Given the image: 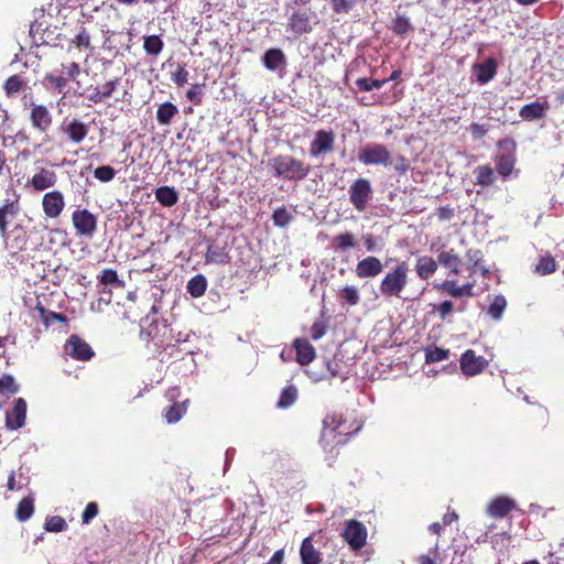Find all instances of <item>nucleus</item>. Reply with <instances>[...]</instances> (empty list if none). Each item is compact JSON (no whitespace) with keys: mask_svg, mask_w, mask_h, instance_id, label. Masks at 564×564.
I'll use <instances>...</instances> for the list:
<instances>
[{"mask_svg":"<svg viewBox=\"0 0 564 564\" xmlns=\"http://www.w3.org/2000/svg\"><path fill=\"white\" fill-rule=\"evenodd\" d=\"M323 426L321 443L325 449L330 447L329 452L333 453L336 446L345 445L361 430L362 422L352 412H332L323 420Z\"/></svg>","mask_w":564,"mask_h":564,"instance_id":"1","label":"nucleus"},{"mask_svg":"<svg viewBox=\"0 0 564 564\" xmlns=\"http://www.w3.org/2000/svg\"><path fill=\"white\" fill-rule=\"evenodd\" d=\"M271 167L274 175L288 181H302L311 172V166L302 160L288 154H279L271 160Z\"/></svg>","mask_w":564,"mask_h":564,"instance_id":"2","label":"nucleus"},{"mask_svg":"<svg viewBox=\"0 0 564 564\" xmlns=\"http://www.w3.org/2000/svg\"><path fill=\"white\" fill-rule=\"evenodd\" d=\"M319 23V17L312 8H297L288 18L286 31L295 39L311 33L313 26Z\"/></svg>","mask_w":564,"mask_h":564,"instance_id":"3","label":"nucleus"},{"mask_svg":"<svg viewBox=\"0 0 564 564\" xmlns=\"http://www.w3.org/2000/svg\"><path fill=\"white\" fill-rule=\"evenodd\" d=\"M65 354L79 361H88L95 356L90 345L78 335H70L64 345Z\"/></svg>","mask_w":564,"mask_h":564,"instance_id":"4","label":"nucleus"},{"mask_svg":"<svg viewBox=\"0 0 564 564\" xmlns=\"http://www.w3.org/2000/svg\"><path fill=\"white\" fill-rule=\"evenodd\" d=\"M72 223L76 234L91 238L97 230V218L88 209H77L72 214Z\"/></svg>","mask_w":564,"mask_h":564,"instance_id":"5","label":"nucleus"},{"mask_svg":"<svg viewBox=\"0 0 564 564\" xmlns=\"http://www.w3.org/2000/svg\"><path fill=\"white\" fill-rule=\"evenodd\" d=\"M59 131L64 133L68 141L74 144H80L88 135L89 126L78 118H65L61 126Z\"/></svg>","mask_w":564,"mask_h":564,"instance_id":"6","label":"nucleus"},{"mask_svg":"<svg viewBox=\"0 0 564 564\" xmlns=\"http://www.w3.org/2000/svg\"><path fill=\"white\" fill-rule=\"evenodd\" d=\"M371 193L370 182L366 178H358L350 185L349 200L357 210L362 212L367 207Z\"/></svg>","mask_w":564,"mask_h":564,"instance_id":"7","label":"nucleus"},{"mask_svg":"<svg viewBox=\"0 0 564 564\" xmlns=\"http://www.w3.org/2000/svg\"><path fill=\"white\" fill-rule=\"evenodd\" d=\"M343 538L352 550H359L366 544V528L357 520H349L345 524Z\"/></svg>","mask_w":564,"mask_h":564,"instance_id":"8","label":"nucleus"},{"mask_svg":"<svg viewBox=\"0 0 564 564\" xmlns=\"http://www.w3.org/2000/svg\"><path fill=\"white\" fill-rule=\"evenodd\" d=\"M335 147V133L333 130H318L315 132L314 140L310 144V154L317 158L322 154L330 153Z\"/></svg>","mask_w":564,"mask_h":564,"instance_id":"9","label":"nucleus"},{"mask_svg":"<svg viewBox=\"0 0 564 564\" xmlns=\"http://www.w3.org/2000/svg\"><path fill=\"white\" fill-rule=\"evenodd\" d=\"M65 205L64 195L57 189L45 193L42 198L43 213L47 218H58L62 215Z\"/></svg>","mask_w":564,"mask_h":564,"instance_id":"10","label":"nucleus"},{"mask_svg":"<svg viewBox=\"0 0 564 564\" xmlns=\"http://www.w3.org/2000/svg\"><path fill=\"white\" fill-rule=\"evenodd\" d=\"M63 74L62 75H54V74H46L45 80L51 84L52 87H54L58 93H62L64 88L66 87L68 80L76 79V77L80 73V67L76 62H70L68 64H63Z\"/></svg>","mask_w":564,"mask_h":564,"instance_id":"11","label":"nucleus"},{"mask_svg":"<svg viewBox=\"0 0 564 564\" xmlns=\"http://www.w3.org/2000/svg\"><path fill=\"white\" fill-rule=\"evenodd\" d=\"M487 366L488 361L481 356H476L471 349L466 350L460 358V368L466 376H476Z\"/></svg>","mask_w":564,"mask_h":564,"instance_id":"12","label":"nucleus"},{"mask_svg":"<svg viewBox=\"0 0 564 564\" xmlns=\"http://www.w3.org/2000/svg\"><path fill=\"white\" fill-rule=\"evenodd\" d=\"M26 402L24 399L19 398L14 401V405L11 411L7 412L6 415V426L9 430H19L21 429L26 419Z\"/></svg>","mask_w":564,"mask_h":564,"instance_id":"13","label":"nucleus"},{"mask_svg":"<svg viewBox=\"0 0 564 564\" xmlns=\"http://www.w3.org/2000/svg\"><path fill=\"white\" fill-rule=\"evenodd\" d=\"M57 182V175L53 170L41 167L29 181L30 185L36 192H43L53 187Z\"/></svg>","mask_w":564,"mask_h":564,"instance_id":"14","label":"nucleus"},{"mask_svg":"<svg viewBox=\"0 0 564 564\" xmlns=\"http://www.w3.org/2000/svg\"><path fill=\"white\" fill-rule=\"evenodd\" d=\"M388 160V150L383 145H368L359 153V161L364 164H380Z\"/></svg>","mask_w":564,"mask_h":564,"instance_id":"15","label":"nucleus"},{"mask_svg":"<svg viewBox=\"0 0 564 564\" xmlns=\"http://www.w3.org/2000/svg\"><path fill=\"white\" fill-rule=\"evenodd\" d=\"M549 109L550 104L547 101H534L524 105L520 109L519 116L521 117L522 120L525 121L540 120L546 117Z\"/></svg>","mask_w":564,"mask_h":564,"instance_id":"16","label":"nucleus"},{"mask_svg":"<svg viewBox=\"0 0 564 564\" xmlns=\"http://www.w3.org/2000/svg\"><path fill=\"white\" fill-rule=\"evenodd\" d=\"M30 119L32 126L41 132H46L52 124V116L44 105H33Z\"/></svg>","mask_w":564,"mask_h":564,"instance_id":"17","label":"nucleus"},{"mask_svg":"<svg viewBox=\"0 0 564 564\" xmlns=\"http://www.w3.org/2000/svg\"><path fill=\"white\" fill-rule=\"evenodd\" d=\"M19 213V203L15 200H7L6 204L0 206V236L3 240L10 238L8 231L9 217H13Z\"/></svg>","mask_w":564,"mask_h":564,"instance_id":"18","label":"nucleus"},{"mask_svg":"<svg viewBox=\"0 0 564 564\" xmlns=\"http://www.w3.org/2000/svg\"><path fill=\"white\" fill-rule=\"evenodd\" d=\"M293 347L296 351V361L302 365H308L312 362L316 356L315 348L313 345L305 338H296L293 341Z\"/></svg>","mask_w":564,"mask_h":564,"instance_id":"19","label":"nucleus"},{"mask_svg":"<svg viewBox=\"0 0 564 564\" xmlns=\"http://www.w3.org/2000/svg\"><path fill=\"white\" fill-rule=\"evenodd\" d=\"M300 556L302 564H321L323 561L321 552L313 544L312 536H307L302 541Z\"/></svg>","mask_w":564,"mask_h":564,"instance_id":"20","label":"nucleus"},{"mask_svg":"<svg viewBox=\"0 0 564 564\" xmlns=\"http://www.w3.org/2000/svg\"><path fill=\"white\" fill-rule=\"evenodd\" d=\"M382 270V264L376 257H367L359 261L356 267V273L359 278L376 276Z\"/></svg>","mask_w":564,"mask_h":564,"instance_id":"21","label":"nucleus"},{"mask_svg":"<svg viewBox=\"0 0 564 564\" xmlns=\"http://www.w3.org/2000/svg\"><path fill=\"white\" fill-rule=\"evenodd\" d=\"M435 288L453 297L473 296V284L466 283L462 286H457L453 280H446Z\"/></svg>","mask_w":564,"mask_h":564,"instance_id":"22","label":"nucleus"},{"mask_svg":"<svg viewBox=\"0 0 564 564\" xmlns=\"http://www.w3.org/2000/svg\"><path fill=\"white\" fill-rule=\"evenodd\" d=\"M206 263L227 264L230 262V256L226 246L210 243L205 252Z\"/></svg>","mask_w":564,"mask_h":564,"instance_id":"23","label":"nucleus"},{"mask_svg":"<svg viewBox=\"0 0 564 564\" xmlns=\"http://www.w3.org/2000/svg\"><path fill=\"white\" fill-rule=\"evenodd\" d=\"M516 503L513 500L507 497H498L494 499L488 506V514L492 518H503L506 517L513 508Z\"/></svg>","mask_w":564,"mask_h":564,"instance_id":"24","label":"nucleus"},{"mask_svg":"<svg viewBox=\"0 0 564 564\" xmlns=\"http://www.w3.org/2000/svg\"><path fill=\"white\" fill-rule=\"evenodd\" d=\"M437 264L448 269L452 273L458 274L459 265L462 263L460 257L454 249L441 250L437 254Z\"/></svg>","mask_w":564,"mask_h":564,"instance_id":"25","label":"nucleus"},{"mask_svg":"<svg viewBox=\"0 0 564 564\" xmlns=\"http://www.w3.org/2000/svg\"><path fill=\"white\" fill-rule=\"evenodd\" d=\"M189 400L186 399L182 402L174 401L172 405L167 406L163 411V417L166 423L174 424L177 423L187 412Z\"/></svg>","mask_w":564,"mask_h":564,"instance_id":"26","label":"nucleus"},{"mask_svg":"<svg viewBox=\"0 0 564 564\" xmlns=\"http://www.w3.org/2000/svg\"><path fill=\"white\" fill-rule=\"evenodd\" d=\"M262 63L269 70H276L286 64V58L281 48H269L263 57Z\"/></svg>","mask_w":564,"mask_h":564,"instance_id":"27","label":"nucleus"},{"mask_svg":"<svg viewBox=\"0 0 564 564\" xmlns=\"http://www.w3.org/2000/svg\"><path fill=\"white\" fill-rule=\"evenodd\" d=\"M408 267L401 263L390 273V295H399L406 282Z\"/></svg>","mask_w":564,"mask_h":564,"instance_id":"28","label":"nucleus"},{"mask_svg":"<svg viewBox=\"0 0 564 564\" xmlns=\"http://www.w3.org/2000/svg\"><path fill=\"white\" fill-rule=\"evenodd\" d=\"M7 248L11 249L13 253L22 251L25 249L28 243V236L25 231L22 230L20 226L15 227L8 240H4Z\"/></svg>","mask_w":564,"mask_h":564,"instance_id":"29","label":"nucleus"},{"mask_svg":"<svg viewBox=\"0 0 564 564\" xmlns=\"http://www.w3.org/2000/svg\"><path fill=\"white\" fill-rule=\"evenodd\" d=\"M35 311L39 312L41 322L45 327L51 326L54 322H59L63 324L68 323V317L66 315L46 310L41 302L36 303Z\"/></svg>","mask_w":564,"mask_h":564,"instance_id":"30","label":"nucleus"},{"mask_svg":"<svg viewBox=\"0 0 564 564\" xmlns=\"http://www.w3.org/2000/svg\"><path fill=\"white\" fill-rule=\"evenodd\" d=\"M437 267V261L433 258L427 256L420 257L416 262L417 275L423 280H427L436 272Z\"/></svg>","mask_w":564,"mask_h":564,"instance_id":"31","label":"nucleus"},{"mask_svg":"<svg viewBox=\"0 0 564 564\" xmlns=\"http://www.w3.org/2000/svg\"><path fill=\"white\" fill-rule=\"evenodd\" d=\"M156 200L164 207H172L178 200V194L174 187L160 186L155 189Z\"/></svg>","mask_w":564,"mask_h":564,"instance_id":"32","label":"nucleus"},{"mask_svg":"<svg viewBox=\"0 0 564 564\" xmlns=\"http://www.w3.org/2000/svg\"><path fill=\"white\" fill-rule=\"evenodd\" d=\"M176 115H178L177 107L170 101H165L156 110V120L162 126H169Z\"/></svg>","mask_w":564,"mask_h":564,"instance_id":"33","label":"nucleus"},{"mask_svg":"<svg viewBox=\"0 0 564 564\" xmlns=\"http://www.w3.org/2000/svg\"><path fill=\"white\" fill-rule=\"evenodd\" d=\"M207 289V279L203 274H196L187 282L186 290L192 297H200Z\"/></svg>","mask_w":564,"mask_h":564,"instance_id":"34","label":"nucleus"},{"mask_svg":"<svg viewBox=\"0 0 564 564\" xmlns=\"http://www.w3.org/2000/svg\"><path fill=\"white\" fill-rule=\"evenodd\" d=\"M556 269L557 264L555 259L551 254L546 253L539 257L533 270L540 275H547L555 272Z\"/></svg>","mask_w":564,"mask_h":564,"instance_id":"35","label":"nucleus"},{"mask_svg":"<svg viewBox=\"0 0 564 564\" xmlns=\"http://www.w3.org/2000/svg\"><path fill=\"white\" fill-rule=\"evenodd\" d=\"M497 63L492 58L477 66V80L480 84H486L491 80L496 75Z\"/></svg>","mask_w":564,"mask_h":564,"instance_id":"36","label":"nucleus"},{"mask_svg":"<svg viewBox=\"0 0 564 564\" xmlns=\"http://www.w3.org/2000/svg\"><path fill=\"white\" fill-rule=\"evenodd\" d=\"M34 513V498L30 495L24 497L17 507L15 517L19 521L29 520Z\"/></svg>","mask_w":564,"mask_h":564,"instance_id":"37","label":"nucleus"},{"mask_svg":"<svg viewBox=\"0 0 564 564\" xmlns=\"http://www.w3.org/2000/svg\"><path fill=\"white\" fill-rule=\"evenodd\" d=\"M514 162L516 158L513 153H501L500 155L497 156L496 169L499 174L506 177L511 174L514 167Z\"/></svg>","mask_w":564,"mask_h":564,"instance_id":"38","label":"nucleus"},{"mask_svg":"<svg viewBox=\"0 0 564 564\" xmlns=\"http://www.w3.org/2000/svg\"><path fill=\"white\" fill-rule=\"evenodd\" d=\"M356 239L351 232L337 235L332 240V248L334 251H347L355 248Z\"/></svg>","mask_w":564,"mask_h":564,"instance_id":"39","label":"nucleus"},{"mask_svg":"<svg viewBox=\"0 0 564 564\" xmlns=\"http://www.w3.org/2000/svg\"><path fill=\"white\" fill-rule=\"evenodd\" d=\"M19 391V384L13 376L6 373L0 378V393L7 399L11 398Z\"/></svg>","mask_w":564,"mask_h":564,"instance_id":"40","label":"nucleus"},{"mask_svg":"<svg viewBox=\"0 0 564 564\" xmlns=\"http://www.w3.org/2000/svg\"><path fill=\"white\" fill-rule=\"evenodd\" d=\"M506 307V297L503 295H496L494 301L489 305L487 313L494 321L498 322L501 319Z\"/></svg>","mask_w":564,"mask_h":564,"instance_id":"41","label":"nucleus"},{"mask_svg":"<svg viewBox=\"0 0 564 564\" xmlns=\"http://www.w3.org/2000/svg\"><path fill=\"white\" fill-rule=\"evenodd\" d=\"M164 43L159 35L144 36L143 48L150 56L159 55L163 50Z\"/></svg>","mask_w":564,"mask_h":564,"instance_id":"42","label":"nucleus"},{"mask_svg":"<svg viewBox=\"0 0 564 564\" xmlns=\"http://www.w3.org/2000/svg\"><path fill=\"white\" fill-rule=\"evenodd\" d=\"M100 284L111 285L113 288H123L124 282L119 279L118 273L113 269H104L98 275Z\"/></svg>","mask_w":564,"mask_h":564,"instance_id":"43","label":"nucleus"},{"mask_svg":"<svg viewBox=\"0 0 564 564\" xmlns=\"http://www.w3.org/2000/svg\"><path fill=\"white\" fill-rule=\"evenodd\" d=\"M475 175L477 184L482 186L492 185L496 178L494 170L488 165L478 166L475 170Z\"/></svg>","mask_w":564,"mask_h":564,"instance_id":"44","label":"nucleus"},{"mask_svg":"<svg viewBox=\"0 0 564 564\" xmlns=\"http://www.w3.org/2000/svg\"><path fill=\"white\" fill-rule=\"evenodd\" d=\"M297 399V390L294 386L284 388L280 394L276 406L280 409H286L291 406Z\"/></svg>","mask_w":564,"mask_h":564,"instance_id":"45","label":"nucleus"},{"mask_svg":"<svg viewBox=\"0 0 564 564\" xmlns=\"http://www.w3.org/2000/svg\"><path fill=\"white\" fill-rule=\"evenodd\" d=\"M449 356L448 349H443L440 347H429L425 350V360L426 362H438L447 359Z\"/></svg>","mask_w":564,"mask_h":564,"instance_id":"46","label":"nucleus"},{"mask_svg":"<svg viewBox=\"0 0 564 564\" xmlns=\"http://www.w3.org/2000/svg\"><path fill=\"white\" fill-rule=\"evenodd\" d=\"M24 86V82L21 76L12 75L4 83V91L8 96L19 93Z\"/></svg>","mask_w":564,"mask_h":564,"instance_id":"47","label":"nucleus"},{"mask_svg":"<svg viewBox=\"0 0 564 564\" xmlns=\"http://www.w3.org/2000/svg\"><path fill=\"white\" fill-rule=\"evenodd\" d=\"M94 176L102 183H108L115 178L116 170L109 165H101L95 169Z\"/></svg>","mask_w":564,"mask_h":564,"instance_id":"48","label":"nucleus"},{"mask_svg":"<svg viewBox=\"0 0 564 564\" xmlns=\"http://www.w3.org/2000/svg\"><path fill=\"white\" fill-rule=\"evenodd\" d=\"M291 219L292 216L285 207L278 208L273 212L272 220L278 227H285L290 224Z\"/></svg>","mask_w":564,"mask_h":564,"instance_id":"49","label":"nucleus"},{"mask_svg":"<svg viewBox=\"0 0 564 564\" xmlns=\"http://www.w3.org/2000/svg\"><path fill=\"white\" fill-rule=\"evenodd\" d=\"M188 72L185 65L178 64L176 69L171 73V80L177 86L183 87L188 82Z\"/></svg>","mask_w":564,"mask_h":564,"instance_id":"50","label":"nucleus"},{"mask_svg":"<svg viewBox=\"0 0 564 564\" xmlns=\"http://www.w3.org/2000/svg\"><path fill=\"white\" fill-rule=\"evenodd\" d=\"M66 527L65 520L59 516L50 517L45 521V530L48 532H62Z\"/></svg>","mask_w":564,"mask_h":564,"instance_id":"51","label":"nucleus"},{"mask_svg":"<svg viewBox=\"0 0 564 564\" xmlns=\"http://www.w3.org/2000/svg\"><path fill=\"white\" fill-rule=\"evenodd\" d=\"M73 43L76 45L79 50H88L90 48V35L87 32L86 28L80 26V30L76 34L75 39L73 40Z\"/></svg>","mask_w":564,"mask_h":564,"instance_id":"52","label":"nucleus"},{"mask_svg":"<svg viewBox=\"0 0 564 564\" xmlns=\"http://www.w3.org/2000/svg\"><path fill=\"white\" fill-rule=\"evenodd\" d=\"M355 3L356 0H330L332 9L336 14L348 13Z\"/></svg>","mask_w":564,"mask_h":564,"instance_id":"53","label":"nucleus"},{"mask_svg":"<svg viewBox=\"0 0 564 564\" xmlns=\"http://www.w3.org/2000/svg\"><path fill=\"white\" fill-rule=\"evenodd\" d=\"M99 507L97 502H89L82 514V522L84 524H89L90 521L98 514Z\"/></svg>","mask_w":564,"mask_h":564,"instance_id":"54","label":"nucleus"},{"mask_svg":"<svg viewBox=\"0 0 564 564\" xmlns=\"http://www.w3.org/2000/svg\"><path fill=\"white\" fill-rule=\"evenodd\" d=\"M341 297L350 305L357 304L359 300L358 291L355 286H345L341 290Z\"/></svg>","mask_w":564,"mask_h":564,"instance_id":"55","label":"nucleus"},{"mask_svg":"<svg viewBox=\"0 0 564 564\" xmlns=\"http://www.w3.org/2000/svg\"><path fill=\"white\" fill-rule=\"evenodd\" d=\"M327 326L324 321H315L311 327V337L313 340L321 339L326 333Z\"/></svg>","mask_w":564,"mask_h":564,"instance_id":"56","label":"nucleus"},{"mask_svg":"<svg viewBox=\"0 0 564 564\" xmlns=\"http://www.w3.org/2000/svg\"><path fill=\"white\" fill-rule=\"evenodd\" d=\"M119 85H120V78L117 77L115 79H111V80L105 83L102 86H100L99 89L101 91V96L104 97V99L106 100L107 98L111 97V95L118 88Z\"/></svg>","mask_w":564,"mask_h":564,"instance_id":"57","label":"nucleus"},{"mask_svg":"<svg viewBox=\"0 0 564 564\" xmlns=\"http://www.w3.org/2000/svg\"><path fill=\"white\" fill-rule=\"evenodd\" d=\"M186 98L195 105L202 104V89L198 84H193L186 91Z\"/></svg>","mask_w":564,"mask_h":564,"instance_id":"58","label":"nucleus"},{"mask_svg":"<svg viewBox=\"0 0 564 564\" xmlns=\"http://www.w3.org/2000/svg\"><path fill=\"white\" fill-rule=\"evenodd\" d=\"M327 368L332 377H345L340 367V359H338L337 356H334L332 360L327 361Z\"/></svg>","mask_w":564,"mask_h":564,"instance_id":"59","label":"nucleus"},{"mask_svg":"<svg viewBox=\"0 0 564 564\" xmlns=\"http://www.w3.org/2000/svg\"><path fill=\"white\" fill-rule=\"evenodd\" d=\"M409 28V21L403 17H398L393 25V31L398 34H404Z\"/></svg>","mask_w":564,"mask_h":564,"instance_id":"60","label":"nucleus"},{"mask_svg":"<svg viewBox=\"0 0 564 564\" xmlns=\"http://www.w3.org/2000/svg\"><path fill=\"white\" fill-rule=\"evenodd\" d=\"M469 130L474 137V139H480L486 135L488 129L484 124L471 123Z\"/></svg>","mask_w":564,"mask_h":564,"instance_id":"61","label":"nucleus"},{"mask_svg":"<svg viewBox=\"0 0 564 564\" xmlns=\"http://www.w3.org/2000/svg\"><path fill=\"white\" fill-rule=\"evenodd\" d=\"M453 303L451 301H444L441 303L435 311L440 314L441 318H445L453 311Z\"/></svg>","mask_w":564,"mask_h":564,"instance_id":"62","label":"nucleus"},{"mask_svg":"<svg viewBox=\"0 0 564 564\" xmlns=\"http://www.w3.org/2000/svg\"><path fill=\"white\" fill-rule=\"evenodd\" d=\"M357 86L365 91L371 90L373 87H379V83L377 80H370L367 78H360L357 80Z\"/></svg>","mask_w":564,"mask_h":564,"instance_id":"63","label":"nucleus"},{"mask_svg":"<svg viewBox=\"0 0 564 564\" xmlns=\"http://www.w3.org/2000/svg\"><path fill=\"white\" fill-rule=\"evenodd\" d=\"M283 560H284V551L281 549L273 553V555L271 556V558L269 560V562L267 564H283Z\"/></svg>","mask_w":564,"mask_h":564,"instance_id":"64","label":"nucleus"}]
</instances>
